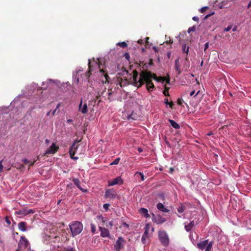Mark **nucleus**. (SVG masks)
Returning <instances> with one entry per match:
<instances>
[{
  "label": "nucleus",
  "instance_id": "4",
  "mask_svg": "<svg viewBox=\"0 0 251 251\" xmlns=\"http://www.w3.org/2000/svg\"><path fill=\"white\" fill-rule=\"evenodd\" d=\"M29 245V243L28 240L24 236H22L20 237V239L18 243V248L16 251H20L23 249H25L28 248Z\"/></svg>",
  "mask_w": 251,
  "mask_h": 251
},
{
  "label": "nucleus",
  "instance_id": "54",
  "mask_svg": "<svg viewBox=\"0 0 251 251\" xmlns=\"http://www.w3.org/2000/svg\"><path fill=\"white\" fill-rule=\"evenodd\" d=\"M173 41L171 39H170L169 41H166V43L167 44H172V43H173Z\"/></svg>",
  "mask_w": 251,
  "mask_h": 251
},
{
  "label": "nucleus",
  "instance_id": "19",
  "mask_svg": "<svg viewBox=\"0 0 251 251\" xmlns=\"http://www.w3.org/2000/svg\"><path fill=\"white\" fill-rule=\"evenodd\" d=\"M169 122L171 125L175 129H178L180 128L179 125L174 120L169 119Z\"/></svg>",
  "mask_w": 251,
  "mask_h": 251
},
{
  "label": "nucleus",
  "instance_id": "9",
  "mask_svg": "<svg viewBox=\"0 0 251 251\" xmlns=\"http://www.w3.org/2000/svg\"><path fill=\"white\" fill-rule=\"evenodd\" d=\"M152 214V220L153 222L157 224H161L164 223L166 219L165 218L161 217L160 215H155L153 213Z\"/></svg>",
  "mask_w": 251,
  "mask_h": 251
},
{
  "label": "nucleus",
  "instance_id": "14",
  "mask_svg": "<svg viewBox=\"0 0 251 251\" xmlns=\"http://www.w3.org/2000/svg\"><path fill=\"white\" fill-rule=\"evenodd\" d=\"M72 181L74 182V183L76 185V186L79 190H80L82 192H84V193L87 192L88 191L87 189H83L81 187V186L80 185V182L78 178H73Z\"/></svg>",
  "mask_w": 251,
  "mask_h": 251
},
{
  "label": "nucleus",
  "instance_id": "29",
  "mask_svg": "<svg viewBox=\"0 0 251 251\" xmlns=\"http://www.w3.org/2000/svg\"><path fill=\"white\" fill-rule=\"evenodd\" d=\"M184 207L183 205H181L177 207V210L179 213H182L184 211Z\"/></svg>",
  "mask_w": 251,
  "mask_h": 251
},
{
  "label": "nucleus",
  "instance_id": "62",
  "mask_svg": "<svg viewBox=\"0 0 251 251\" xmlns=\"http://www.w3.org/2000/svg\"><path fill=\"white\" fill-rule=\"evenodd\" d=\"M166 144H167V145L169 147H171L170 144V143H169V142H168V141H166Z\"/></svg>",
  "mask_w": 251,
  "mask_h": 251
},
{
  "label": "nucleus",
  "instance_id": "1",
  "mask_svg": "<svg viewBox=\"0 0 251 251\" xmlns=\"http://www.w3.org/2000/svg\"><path fill=\"white\" fill-rule=\"evenodd\" d=\"M138 75V72L135 70H134L133 78H132L133 82L135 85L137 86L138 88L141 87L146 83V88L149 92L152 91L154 88V85L152 82V79L155 80L157 82H161L162 83L165 82L168 84H169L170 82L169 75H167V77H157L156 74L152 73L148 70H143L140 73L138 80H137Z\"/></svg>",
  "mask_w": 251,
  "mask_h": 251
},
{
  "label": "nucleus",
  "instance_id": "40",
  "mask_svg": "<svg viewBox=\"0 0 251 251\" xmlns=\"http://www.w3.org/2000/svg\"><path fill=\"white\" fill-rule=\"evenodd\" d=\"M214 13H215L213 12H212V13H210V14H208V15H206V16L204 17V20L207 19V18H208L210 16H212V15H214Z\"/></svg>",
  "mask_w": 251,
  "mask_h": 251
},
{
  "label": "nucleus",
  "instance_id": "56",
  "mask_svg": "<svg viewBox=\"0 0 251 251\" xmlns=\"http://www.w3.org/2000/svg\"><path fill=\"white\" fill-rule=\"evenodd\" d=\"M98 62H96V64L98 65L99 68L100 69V65L99 64L100 60L98 59Z\"/></svg>",
  "mask_w": 251,
  "mask_h": 251
},
{
  "label": "nucleus",
  "instance_id": "44",
  "mask_svg": "<svg viewBox=\"0 0 251 251\" xmlns=\"http://www.w3.org/2000/svg\"><path fill=\"white\" fill-rule=\"evenodd\" d=\"M3 168V167L2 164V161H0V173L2 171Z\"/></svg>",
  "mask_w": 251,
  "mask_h": 251
},
{
  "label": "nucleus",
  "instance_id": "55",
  "mask_svg": "<svg viewBox=\"0 0 251 251\" xmlns=\"http://www.w3.org/2000/svg\"><path fill=\"white\" fill-rule=\"evenodd\" d=\"M195 91H192L190 93V95L191 96H193V95L195 94Z\"/></svg>",
  "mask_w": 251,
  "mask_h": 251
},
{
  "label": "nucleus",
  "instance_id": "43",
  "mask_svg": "<svg viewBox=\"0 0 251 251\" xmlns=\"http://www.w3.org/2000/svg\"><path fill=\"white\" fill-rule=\"evenodd\" d=\"M232 27L231 25L228 26L225 29V31H229Z\"/></svg>",
  "mask_w": 251,
  "mask_h": 251
},
{
  "label": "nucleus",
  "instance_id": "15",
  "mask_svg": "<svg viewBox=\"0 0 251 251\" xmlns=\"http://www.w3.org/2000/svg\"><path fill=\"white\" fill-rule=\"evenodd\" d=\"M208 243V240H206L203 241H201L200 243H198L197 245L198 248L200 250H203L206 248V246Z\"/></svg>",
  "mask_w": 251,
  "mask_h": 251
},
{
  "label": "nucleus",
  "instance_id": "39",
  "mask_svg": "<svg viewBox=\"0 0 251 251\" xmlns=\"http://www.w3.org/2000/svg\"><path fill=\"white\" fill-rule=\"evenodd\" d=\"M209 47V43L208 42L206 43L204 45V51L206 53V50Z\"/></svg>",
  "mask_w": 251,
  "mask_h": 251
},
{
  "label": "nucleus",
  "instance_id": "50",
  "mask_svg": "<svg viewBox=\"0 0 251 251\" xmlns=\"http://www.w3.org/2000/svg\"><path fill=\"white\" fill-rule=\"evenodd\" d=\"M153 50L155 52H158V48L156 47H153Z\"/></svg>",
  "mask_w": 251,
  "mask_h": 251
},
{
  "label": "nucleus",
  "instance_id": "20",
  "mask_svg": "<svg viewBox=\"0 0 251 251\" xmlns=\"http://www.w3.org/2000/svg\"><path fill=\"white\" fill-rule=\"evenodd\" d=\"M195 223L194 221H193L189 223L188 225L185 226V228L187 231H189L191 230L192 227L194 226Z\"/></svg>",
  "mask_w": 251,
  "mask_h": 251
},
{
  "label": "nucleus",
  "instance_id": "3",
  "mask_svg": "<svg viewBox=\"0 0 251 251\" xmlns=\"http://www.w3.org/2000/svg\"><path fill=\"white\" fill-rule=\"evenodd\" d=\"M158 238L162 245L167 247L169 244V238L166 232L160 230L158 232Z\"/></svg>",
  "mask_w": 251,
  "mask_h": 251
},
{
  "label": "nucleus",
  "instance_id": "13",
  "mask_svg": "<svg viewBox=\"0 0 251 251\" xmlns=\"http://www.w3.org/2000/svg\"><path fill=\"white\" fill-rule=\"evenodd\" d=\"M58 147H57L54 143H52L51 146L46 151V154H53L58 150Z\"/></svg>",
  "mask_w": 251,
  "mask_h": 251
},
{
  "label": "nucleus",
  "instance_id": "60",
  "mask_svg": "<svg viewBox=\"0 0 251 251\" xmlns=\"http://www.w3.org/2000/svg\"><path fill=\"white\" fill-rule=\"evenodd\" d=\"M138 42L139 43V44H142L143 43V41L142 40H139Z\"/></svg>",
  "mask_w": 251,
  "mask_h": 251
},
{
  "label": "nucleus",
  "instance_id": "48",
  "mask_svg": "<svg viewBox=\"0 0 251 251\" xmlns=\"http://www.w3.org/2000/svg\"><path fill=\"white\" fill-rule=\"evenodd\" d=\"M82 99L81 100L79 104V110H80L82 108Z\"/></svg>",
  "mask_w": 251,
  "mask_h": 251
},
{
  "label": "nucleus",
  "instance_id": "8",
  "mask_svg": "<svg viewBox=\"0 0 251 251\" xmlns=\"http://www.w3.org/2000/svg\"><path fill=\"white\" fill-rule=\"evenodd\" d=\"M145 232L142 237V242L143 244L146 243V240L148 238V234L150 229V225L147 224L145 227Z\"/></svg>",
  "mask_w": 251,
  "mask_h": 251
},
{
  "label": "nucleus",
  "instance_id": "21",
  "mask_svg": "<svg viewBox=\"0 0 251 251\" xmlns=\"http://www.w3.org/2000/svg\"><path fill=\"white\" fill-rule=\"evenodd\" d=\"M179 59H177L175 61V70L177 71L178 75H180L181 73V71L180 69V65L178 63Z\"/></svg>",
  "mask_w": 251,
  "mask_h": 251
},
{
  "label": "nucleus",
  "instance_id": "18",
  "mask_svg": "<svg viewBox=\"0 0 251 251\" xmlns=\"http://www.w3.org/2000/svg\"><path fill=\"white\" fill-rule=\"evenodd\" d=\"M156 207H157V209L161 211V212H168L169 211V210L168 209H167L165 207V206L162 203H160V202L158 203L157 204Z\"/></svg>",
  "mask_w": 251,
  "mask_h": 251
},
{
  "label": "nucleus",
  "instance_id": "41",
  "mask_svg": "<svg viewBox=\"0 0 251 251\" xmlns=\"http://www.w3.org/2000/svg\"><path fill=\"white\" fill-rule=\"evenodd\" d=\"M5 222L8 225H10L11 224V222L8 217H6L5 218Z\"/></svg>",
  "mask_w": 251,
  "mask_h": 251
},
{
  "label": "nucleus",
  "instance_id": "25",
  "mask_svg": "<svg viewBox=\"0 0 251 251\" xmlns=\"http://www.w3.org/2000/svg\"><path fill=\"white\" fill-rule=\"evenodd\" d=\"M182 52L183 53H186L187 54V55H188L189 47H187L185 44L182 46Z\"/></svg>",
  "mask_w": 251,
  "mask_h": 251
},
{
  "label": "nucleus",
  "instance_id": "58",
  "mask_svg": "<svg viewBox=\"0 0 251 251\" xmlns=\"http://www.w3.org/2000/svg\"><path fill=\"white\" fill-rule=\"evenodd\" d=\"M237 30V26H235L233 28H232V31H236Z\"/></svg>",
  "mask_w": 251,
  "mask_h": 251
},
{
  "label": "nucleus",
  "instance_id": "6",
  "mask_svg": "<svg viewBox=\"0 0 251 251\" xmlns=\"http://www.w3.org/2000/svg\"><path fill=\"white\" fill-rule=\"evenodd\" d=\"M134 73V71H133V73ZM133 78V75L130 78L128 79L126 77H124V79L122 78H118V80L119 81V84L121 87H124L126 86L127 85L129 84H132L135 86H137V85H135L134 82H133L132 78Z\"/></svg>",
  "mask_w": 251,
  "mask_h": 251
},
{
  "label": "nucleus",
  "instance_id": "63",
  "mask_svg": "<svg viewBox=\"0 0 251 251\" xmlns=\"http://www.w3.org/2000/svg\"><path fill=\"white\" fill-rule=\"evenodd\" d=\"M69 251H75L73 248H71V249L69 250Z\"/></svg>",
  "mask_w": 251,
  "mask_h": 251
},
{
  "label": "nucleus",
  "instance_id": "23",
  "mask_svg": "<svg viewBox=\"0 0 251 251\" xmlns=\"http://www.w3.org/2000/svg\"><path fill=\"white\" fill-rule=\"evenodd\" d=\"M80 111L83 114H86L88 112V107L86 103H84L83 105L82 108L80 110Z\"/></svg>",
  "mask_w": 251,
  "mask_h": 251
},
{
  "label": "nucleus",
  "instance_id": "22",
  "mask_svg": "<svg viewBox=\"0 0 251 251\" xmlns=\"http://www.w3.org/2000/svg\"><path fill=\"white\" fill-rule=\"evenodd\" d=\"M100 72L101 73H102L105 77V82H106V81H108V79H109V77L108 76V75H107V73L106 72V71L103 69H100Z\"/></svg>",
  "mask_w": 251,
  "mask_h": 251
},
{
  "label": "nucleus",
  "instance_id": "32",
  "mask_svg": "<svg viewBox=\"0 0 251 251\" xmlns=\"http://www.w3.org/2000/svg\"><path fill=\"white\" fill-rule=\"evenodd\" d=\"M130 119H132L133 120H136V117L135 116V114H133V113H132L130 115H129L128 116V119L129 120Z\"/></svg>",
  "mask_w": 251,
  "mask_h": 251
},
{
  "label": "nucleus",
  "instance_id": "61",
  "mask_svg": "<svg viewBox=\"0 0 251 251\" xmlns=\"http://www.w3.org/2000/svg\"><path fill=\"white\" fill-rule=\"evenodd\" d=\"M72 122H73V120L72 119H69V120H67V122L68 123H71Z\"/></svg>",
  "mask_w": 251,
  "mask_h": 251
},
{
  "label": "nucleus",
  "instance_id": "5",
  "mask_svg": "<svg viewBox=\"0 0 251 251\" xmlns=\"http://www.w3.org/2000/svg\"><path fill=\"white\" fill-rule=\"evenodd\" d=\"M126 243V241L122 237H119L114 245V249L116 251H120L124 248Z\"/></svg>",
  "mask_w": 251,
  "mask_h": 251
},
{
  "label": "nucleus",
  "instance_id": "33",
  "mask_svg": "<svg viewBox=\"0 0 251 251\" xmlns=\"http://www.w3.org/2000/svg\"><path fill=\"white\" fill-rule=\"evenodd\" d=\"M110 205L109 203H104L103 205V208L105 211H107Z\"/></svg>",
  "mask_w": 251,
  "mask_h": 251
},
{
  "label": "nucleus",
  "instance_id": "27",
  "mask_svg": "<svg viewBox=\"0 0 251 251\" xmlns=\"http://www.w3.org/2000/svg\"><path fill=\"white\" fill-rule=\"evenodd\" d=\"M170 88L169 87H167V86H165V89H164V90L163 91V94L165 96H169V90Z\"/></svg>",
  "mask_w": 251,
  "mask_h": 251
},
{
  "label": "nucleus",
  "instance_id": "10",
  "mask_svg": "<svg viewBox=\"0 0 251 251\" xmlns=\"http://www.w3.org/2000/svg\"><path fill=\"white\" fill-rule=\"evenodd\" d=\"M124 183L123 180L121 176H118L112 181H108V186H111L117 184H122Z\"/></svg>",
  "mask_w": 251,
  "mask_h": 251
},
{
  "label": "nucleus",
  "instance_id": "24",
  "mask_svg": "<svg viewBox=\"0 0 251 251\" xmlns=\"http://www.w3.org/2000/svg\"><path fill=\"white\" fill-rule=\"evenodd\" d=\"M213 246V242L211 241L209 243L208 242L207 245L206 246L205 251H211Z\"/></svg>",
  "mask_w": 251,
  "mask_h": 251
},
{
  "label": "nucleus",
  "instance_id": "45",
  "mask_svg": "<svg viewBox=\"0 0 251 251\" xmlns=\"http://www.w3.org/2000/svg\"><path fill=\"white\" fill-rule=\"evenodd\" d=\"M168 105H169V106L171 108H173V106L174 105V104L173 101H171V102H169V103Z\"/></svg>",
  "mask_w": 251,
  "mask_h": 251
},
{
  "label": "nucleus",
  "instance_id": "59",
  "mask_svg": "<svg viewBox=\"0 0 251 251\" xmlns=\"http://www.w3.org/2000/svg\"><path fill=\"white\" fill-rule=\"evenodd\" d=\"M56 110H57L56 109H55L53 111L52 113V115H54V114H55V112H56Z\"/></svg>",
  "mask_w": 251,
  "mask_h": 251
},
{
  "label": "nucleus",
  "instance_id": "51",
  "mask_svg": "<svg viewBox=\"0 0 251 251\" xmlns=\"http://www.w3.org/2000/svg\"><path fill=\"white\" fill-rule=\"evenodd\" d=\"M125 57H126V59H127V60L129 59V55L128 53H125Z\"/></svg>",
  "mask_w": 251,
  "mask_h": 251
},
{
  "label": "nucleus",
  "instance_id": "47",
  "mask_svg": "<svg viewBox=\"0 0 251 251\" xmlns=\"http://www.w3.org/2000/svg\"><path fill=\"white\" fill-rule=\"evenodd\" d=\"M199 20V18L198 17L194 16L193 17V20L196 22H198Z\"/></svg>",
  "mask_w": 251,
  "mask_h": 251
},
{
  "label": "nucleus",
  "instance_id": "11",
  "mask_svg": "<svg viewBox=\"0 0 251 251\" xmlns=\"http://www.w3.org/2000/svg\"><path fill=\"white\" fill-rule=\"evenodd\" d=\"M117 194L113 189H107L106 190L104 197L106 198L114 199L116 198Z\"/></svg>",
  "mask_w": 251,
  "mask_h": 251
},
{
  "label": "nucleus",
  "instance_id": "36",
  "mask_svg": "<svg viewBox=\"0 0 251 251\" xmlns=\"http://www.w3.org/2000/svg\"><path fill=\"white\" fill-rule=\"evenodd\" d=\"M122 226L125 227L126 229L128 228L129 226V225L126 222H123L122 224Z\"/></svg>",
  "mask_w": 251,
  "mask_h": 251
},
{
  "label": "nucleus",
  "instance_id": "57",
  "mask_svg": "<svg viewBox=\"0 0 251 251\" xmlns=\"http://www.w3.org/2000/svg\"><path fill=\"white\" fill-rule=\"evenodd\" d=\"M251 6V1H250V2L248 3L247 8H250V7Z\"/></svg>",
  "mask_w": 251,
  "mask_h": 251
},
{
  "label": "nucleus",
  "instance_id": "30",
  "mask_svg": "<svg viewBox=\"0 0 251 251\" xmlns=\"http://www.w3.org/2000/svg\"><path fill=\"white\" fill-rule=\"evenodd\" d=\"M91 229L92 233H95L96 231V227L94 224H91Z\"/></svg>",
  "mask_w": 251,
  "mask_h": 251
},
{
  "label": "nucleus",
  "instance_id": "26",
  "mask_svg": "<svg viewBox=\"0 0 251 251\" xmlns=\"http://www.w3.org/2000/svg\"><path fill=\"white\" fill-rule=\"evenodd\" d=\"M117 45L121 47V48H124L127 47V44L126 42H122L118 43Z\"/></svg>",
  "mask_w": 251,
  "mask_h": 251
},
{
  "label": "nucleus",
  "instance_id": "53",
  "mask_svg": "<svg viewBox=\"0 0 251 251\" xmlns=\"http://www.w3.org/2000/svg\"><path fill=\"white\" fill-rule=\"evenodd\" d=\"M138 151L139 152H142L143 151V149L142 148H138Z\"/></svg>",
  "mask_w": 251,
  "mask_h": 251
},
{
  "label": "nucleus",
  "instance_id": "38",
  "mask_svg": "<svg viewBox=\"0 0 251 251\" xmlns=\"http://www.w3.org/2000/svg\"><path fill=\"white\" fill-rule=\"evenodd\" d=\"M208 6H204V7H202V8L201 9L200 11H201V13H204V12L205 11V10H206L207 9H208Z\"/></svg>",
  "mask_w": 251,
  "mask_h": 251
},
{
  "label": "nucleus",
  "instance_id": "34",
  "mask_svg": "<svg viewBox=\"0 0 251 251\" xmlns=\"http://www.w3.org/2000/svg\"><path fill=\"white\" fill-rule=\"evenodd\" d=\"M88 65H89V72H88V74H89L90 72H91L92 71H93V69H92V66L91 65V61H90V60H89V63H88Z\"/></svg>",
  "mask_w": 251,
  "mask_h": 251
},
{
  "label": "nucleus",
  "instance_id": "16",
  "mask_svg": "<svg viewBox=\"0 0 251 251\" xmlns=\"http://www.w3.org/2000/svg\"><path fill=\"white\" fill-rule=\"evenodd\" d=\"M19 229L22 231H25L27 230L26 223L24 222H20L18 224Z\"/></svg>",
  "mask_w": 251,
  "mask_h": 251
},
{
  "label": "nucleus",
  "instance_id": "31",
  "mask_svg": "<svg viewBox=\"0 0 251 251\" xmlns=\"http://www.w3.org/2000/svg\"><path fill=\"white\" fill-rule=\"evenodd\" d=\"M120 158H116L112 163H111V165H117L119 163Z\"/></svg>",
  "mask_w": 251,
  "mask_h": 251
},
{
  "label": "nucleus",
  "instance_id": "2",
  "mask_svg": "<svg viewBox=\"0 0 251 251\" xmlns=\"http://www.w3.org/2000/svg\"><path fill=\"white\" fill-rule=\"evenodd\" d=\"M73 237L80 234L83 230L82 224L79 221L72 222L69 225Z\"/></svg>",
  "mask_w": 251,
  "mask_h": 251
},
{
  "label": "nucleus",
  "instance_id": "28",
  "mask_svg": "<svg viewBox=\"0 0 251 251\" xmlns=\"http://www.w3.org/2000/svg\"><path fill=\"white\" fill-rule=\"evenodd\" d=\"M139 175L141 176V179L142 181H144L145 180V176L143 174V173L141 172H137L135 173V175Z\"/></svg>",
  "mask_w": 251,
  "mask_h": 251
},
{
  "label": "nucleus",
  "instance_id": "49",
  "mask_svg": "<svg viewBox=\"0 0 251 251\" xmlns=\"http://www.w3.org/2000/svg\"><path fill=\"white\" fill-rule=\"evenodd\" d=\"M164 103L166 104V105H168L169 103V101L168 100V99H167V98H165L164 99Z\"/></svg>",
  "mask_w": 251,
  "mask_h": 251
},
{
  "label": "nucleus",
  "instance_id": "64",
  "mask_svg": "<svg viewBox=\"0 0 251 251\" xmlns=\"http://www.w3.org/2000/svg\"><path fill=\"white\" fill-rule=\"evenodd\" d=\"M49 142H50V141H49V140L48 139H46V140H45V142H46V143H49Z\"/></svg>",
  "mask_w": 251,
  "mask_h": 251
},
{
  "label": "nucleus",
  "instance_id": "7",
  "mask_svg": "<svg viewBox=\"0 0 251 251\" xmlns=\"http://www.w3.org/2000/svg\"><path fill=\"white\" fill-rule=\"evenodd\" d=\"M78 143V141L75 140L73 143V144L71 146L69 150V153L70 155V157L72 159L74 160H77L78 158V157H75L74 156L75 154V151L78 147V145H77Z\"/></svg>",
  "mask_w": 251,
  "mask_h": 251
},
{
  "label": "nucleus",
  "instance_id": "52",
  "mask_svg": "<svg viewBox=\"0 0 251 251\" xmlns=\"http://www.w3.org/2000/svg\"><path fill=\"white\" fill-rule=\"evenodd\" d=\"M35 162V160L34 161H33V162H30V163L28 164V165H29V166H32V165H33V164H34Z\"/></svg>",
  "mask_w": 251,
  "mask_h": 251
},
{
  "label": "nucleus",
  "instance_id": "42",
  "mask_svg": "<svg viewBox=\"0 0 251 251\" xmlns=\"http://www.w3.org/2000/svg\"><path fill=\"white\" fill-rule=\"evenodd\" d=\"M23 162L25 164H28L30 163V161H29L27 159H23Z\"/></svg>",
  "mask_w": 251,
  "mask_h": 251
},
{
  "label": "nucleus",
  "instance_id": "12",
  "mask_svg": "<svg viewBox=\"0 0 251 251\" xmlns=\"http://www.w3.org/2000/svg\"><path fill=\"white\" fill-rule=\"evenodd\" d=\"M99 230L100 231V236L102 237L110 238V233L109 230L105 227L99 226Z\"/></svg>",
  "mask_w": 251,
  "mask_h": 251
},
{
  "label": "nucleus",
  "instance_id": "46",
  "mask_svg": "<svg viewBox=\"0 0 251 251\" xmlns=\"http://www.w3.org/2000/svg\"><path fill=\"white\" fill-rule=\"evenodd\" d=\"M97 217L98 219H101L103 223L105 222V220H104V218L102 216H98Z\"/></svg>",
  "mask_w": 251,
  "mask_h": 251
},
{
  "label": "nucleus",
  "instance_id": "37",
  "mask_svg": "<svg viewBox=\"0 0 251 251\" xmlns=\"http://www.w3.org/2000/svg\"><path fill=\"white\" fill-rule=\"evenodd\" d=\"M113 226V221L109 222L106 225V227H112Z\"/></svg>",
  "mask_w": 251,
  "mask_h": 251
},
{
  "label": "nucleus",
  "instance_id": "35",
  "mask_svg": "<svg viewBox=\"0 0 251 251\" xmlns=\"http://www.w3.org/2000/svg\"><path fill=\"white\" fill-rule=\"evenodd\" d=\"M184 102L182 98L178 99L177 101V104L181 105L182 103Z\"/></svg>",
  "mask_w": 251,
  "mask_h": 251
},
{
  "label": "nucleus",
  "instance_id": "17",
  "mask_svg": "<svg viewBox=\"0 0 251 251\" xmlns=\"http://www.w3.org/2000/svg\"><path fill=\"white\" fill-rule=\"evenodd\" d=\"M139 212L141 214L147 218L150 217V215L148 213V210L146 208H141L139 209Z\"/></svg>",
  "mask_w": 251,
  "mask_h": 251
}]
</instances>
